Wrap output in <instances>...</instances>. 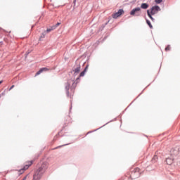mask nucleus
Instances as JSON below:
<instances>
[{"label": "nucleus", "mask_w": 180, "mask_h": 180, "mask_svg": "<svg viewBox=\"0 0 180 180\" xmlns=\"http://www.w3.org/2000/svg\"><path fill=\"white\" fill-rule=\"evenodd\" d=\"M175 155H178V150L173 149L171 150L170 158H166V162H167V165H171V164H172V162H174Z\"/></svg>", "instance_id": "3"}, {"label": "nucleus", "mask_w": 180, "mask_h": 180, "mask_svg": "<svg viewBox=\"0 0 180 180\" xmlns=\"http://www.w3.org/2000/svg\"><path fill=\"white\" fill-rule=\"evenodd\" d=\"M44 165H46L43 164L41 167L34 173L33 180H40L41 179L43 174H44V171H46Z\"/></svg>", "instance_id": "2"}, {"label": "nucleus", "mask_w": 180, "mask_h": 180, "mask_svg": "<svg viewBox=\"0 0 180 180\" xmlns=\"http://www.w3.org/2000/svg\"><path fill=\"white\" fill-rule=\"evenodd\" d=\"M1 83H2V81H0V85L1 84Z\"/></svg>", "instance_id": "23"}, {"label": "nucleus", "mask_w": 180, "mask_h": 180, "mask_svg": "<svg viewBox=\"0 0 180 180\" xmlns=\"http://www.w3.org/2000/svg\"><path fill=\"white\" fill-rule=\"evenodd\" d=\"M32 164H33L32 161L29 162L28 165H25L24 166V168L20 170V172H21V174H23V172H25V170L27 169L30 167V165H32Z\"/></svg>", "instance_id": "7"}, {"label": "nucleus", "mask_w": 180, "mask_h": 180, "mask_svg": "<svg viewBox=\"0 0 180 180\" xmlns=\"http://www.w3.org/2000/svg\"><path fill=\"white\" fill-rule=\"evenodd\" d=\"M13 88H15V85H12L11 87L10 88L9 91H11V89H13Z\"/></svg>", "instance_id": "20"}, {"label": "nucleus", "mask_w": 180, "mask_h": 180, "mask_svg": "<svg viewBox=\"0 0 180 180\" xmlns=\"http://www.w3.org/2000/svg\"><path fill=\"white\" fill-rule=\"evenodd\" d=\"M155 2L156 4H161V2H162V0H155Z\"/></svg>", "instance_id": "16"}, {"label": "nucleus", "mask_w": 180, "mask_h": 180, "mask_svg": "<svg viewBox=\"0 0 180 180\" xmlns=\"http://www.w3.org/2000/svg\"><path fill=\"white\" fill-rule=\"evenodd\" d=\"M56 29V26H52L51 28H49L46 30V33H50L52 30H54Z\"/></svg>", "instance_id": "11"}, {"label": "nucleus", "mask_w": 180, "mask_h": 180, "mask_svg": "<svg viewBox=\"0 0 180 180\" xmlns=\"http://www.w3.org/2000/svg\"><path fill=\"white\" fill-rule=\"evenodd\" d=\"M43 71H49V69H47V68H41V69L36 73V75H40V74H41V72H43Z\"/></svg>", "instance_id": "9"}, {"label": "nucleus", "mask_w": 180, "mask_h": 180, "mask_svg": "<svg viewBox=\"0 0 180 180\" xmlns=\"http://www.w3.org/2000/svg\"><path fill=\"white\" fill-rule=\"evenodd\" d=\"M170 49L171 48H170L169 45H168L167 47L165 48V51H169Z\"/></svg>", "instance_id": "17"}, {"label": "nucleus", "mask_w": 180, "mask_h": 180, "mask_svg": "<svg viewBox=\"0 0 180 180\" xmlns=\"http://www.w3.org/2000/svg\"><path fill=\"white\" fill-rule=\"evenodd\" d=\"M79 71H81V65H76L73 68V72H74L75 75L79 74Z\"/></svg>", "instance_id": "5"}, {"label": "nucleus", "mask_w": 180, "mask_h": 180, "mask_svg": "<svg viewBox=\"0 0 180 180\" xmlns=\"http://www.w3.org/2000/svg\"><path fill=\"white\" fill-rule=\"evenodd\" d=\"M131 16H140L141 15V8L140 7H136L132 9L130 12Z\"/></svg>", "instance_id": "4"}, {"label": "nucleus", "mask_w": 180, "mask_h": 180, "mask_svg": "<svg viewBox=\"0 0 180 180\" xmlns=\"http://www.w3.org/2000/svg\"><path fill=\"white\" fill-rule=\"evenodd\" d=\"M53 26H56V27H57L58 26H60V22H58L56 25H53Z\"/></svg>", "instance_id": "21"}, {"label": "nucleus", "mask_w": 180, "mask_h": 180, "mask_svg": "<svg viewBox=\"0 0 180 180\" xmlns=\"http://www.w3.org/2000/svg\"><path fill=\"white\" fill-rule=\"evenodd\" d=\"M146 23H147V25H148V26L150 29H153V25H151V22H150V20H146Z\"/></svg>", "instance_id": "14"}, {"label": "nucleus", "mask_w": 180, "mask_h": 180, "mask_svg": "<svg viewBox=\"0 0 180 180\" xmlns=\"http://www.w3.org/2000/svg\"><path fill=\"white\" fill-rule=\"evenodd\" d=\"M64 146H68V144H65V145H63V146H58L56 148H61V147H64Z\"/></svg>", "instance_id": "19"}, {"label": "nucleus", "mask_w": 180, "mask_h": 180, "mask_svg": "<svg viewBox=\"0 0 180 180\" xmlns=\"http://www.w3.org/2000/svg\"><path fill=\"white\" fill-rule=\"evenodd\" d=\"M46 32H44V33H42V34L41 35V38L44 39V37H45L46 36Z\"/></svg>", "instance_id": "18"}, {"label": "nucleus", "mask_w": 180, "mask_h": 180, "mask_svg": "<svg viewBox=\"0 0 180 180\" xmlns=\"http://www.w3.org/2000/svg\"><path fill=\"white\" fill-rule=\"evenodd\" d=\"M160 11H161V8L158 6H152L150 10H147L148 16L150 18V19H151L152 22H154L155 20L152 15H157Z\"/></svg>", "instance_id": "1"}, {"label": "nucleus", "mask_w": 180, "mask_h": 180, "mask_svg": "<svg viewBox=\"0 0 180 180\" xmlns=\"http://www.w3.org/2000/svg\"><path fill=\"white\" fill-rule=\"evenodd\" d=\"M73 2H74V4H75V2H77V0H74V1H73Z\"/></svg>", "instance_id": "22"}, {"label": "nucleus", "mask_w": 180, "mask_h": 180, "mask_svg": "<svg viewBox=\"0 0 180 180\" xmlns=\"http://www.w3.org/2000/svg\"><path fill=\"white\" fill-rule=\"evenodd\" d=\"M141 9H148V4H147L146 3H143V4L141 5Z\"/></svg>", "instance_id": "10"}, {"label": "nucleus", "mask_w": 180, "mask_h": 180, "mask_svg": "<svg viewBox=\"0 0 180 180\" xmlns=\"http://www.w3.org/2000/svg\"><path fill=\"white\" fill-rule=\"evenodd\" d=\"M71 82H72V84H74L73 82L69 81V82H68V83L65 85V90H66V94H67L68 96L70 95V92L68 91V90L70 89V85Z\"/></svg>", "instance_id": "8"}, {"label": "nucleus", "mask_w": 180, "mask_h": 180, "mask_svg": "<svg viewBox=\"0 0 180 180\" xmlns=\"http://www.w3.org/2000/svg\"><path fill=\"white\" fill-rule=\"evenodd\" d=\"M77 79H79V77H78Z\"/></svg>", "instance_id": "24"}, {"label": "nucleus", "mask_w": 180, "mask_h": 180, "mask_svg": "<svg viewBox=\"0 0 180 180\" xmlns=\"http://www.w3.org/2000/svg\"><path fill=\"white\" fill-rule=\"evenodd\" d=\"M88 69V66H86L84 69V71H82L80 74H79V77H84L85 75V72H86V70Z\"/></svg>", "instance_id": "12"}, {"label": "nucleus", "mask_w": 180, "mask_h": 180, "mask_svg": "<svg viewBox=\"0 0 180 180\" xmlns=\"http://www.w3.org/2000/svg\"><path fill=\"white\" fill-rule=\"evenodd\" d=\"M157 160H158V158L157 157V155H155L153 158V161H157Z\"/></svg>", "instance_id": "15"}, {"label": "nucleus", "mask_w": 180, "mask_h": 180, "mask_svg": "<svg viewBox=\"0 0 180 180\" xmlns=\"http://www.w3.org/2000/svg\"><path fill=\"white\" fill-rule=\"evenodd\" d=\"M139 171H140V169L139 168H136L135 172L131 173V176H133L134 174H136L139 176L140 175V174L139 173Z\"/></svg>", "instance_id": "13"}, {"label": "nucleus", "mask_w": 180, "mask_h": 180, "mask_svg": "<svg viewBox=\"0 0 180 180\" xmlns=\"http://www.w3.org/2000/svg\"><path fill=\"white\" fill-rule=\"evenodd\" d=\"M122 13H123V9H120L118 12L112 15V18L114 19H117V18H119V16H120Z\"/></svg>", "instance_id": "6"}]
</instances>
